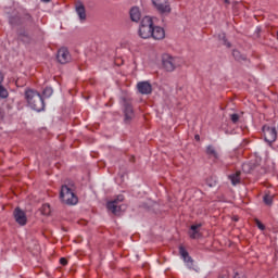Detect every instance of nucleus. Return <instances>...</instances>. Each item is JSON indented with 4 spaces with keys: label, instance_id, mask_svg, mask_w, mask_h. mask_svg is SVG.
Wrapping results in <instances>:
<instances>
[{
    "label": "nucleus",
    "instance_id": "obj_16",
    "mask_svg": "<svg viewBox=\"0 0 278 278\" xmlns=\"http://www.w3.org/2000/svg\"><path fill=\"white\" fill-rule=\"evenodd\" d=\"M179 254L180 257H182L184 262L187 264V266H192L193 260L192 256L188 253V250L184 247H179Z\"/></svg>",
    "mask_w": 278,
    "mask_h": 278
},
{
    "label": "nucleus",
    "instance_id": "obj_4",
    "mask_svg": "<svg viewBox=\"0 0 278 278\" xmlns=\"http://www.w3.org/2000/svg\"><path fill=\"white\" fill-rule=\"evenodd\" d=\"M25 21L31 22V21H34V18L31 17V15L29 13H26L23 10L14 11L13 14L9 17V23L13 27L23 25V23H25Z\"/></svg>",
    "mask_w": 278,
    "mask_h": 278
},
{
    "label": "nucleus",
    "instance_id": "obj_23",
    "mask_svg": "<svg viewBox=\"0 0 278 278\" xmlns=\"http://www.w3.org/2000/svg\"><path fill=\"white\" fill-rule=\"evenodd\" d=\"M8 97H10V92H8L3 85H0V99H8Z\"/></svg>",
    "mask_w": 278,
    "mask_h": 278
},
{
    "label": "nucleus",
    "instance_id": "obj_27",
    "mask_svg": "<svg viewBox=\"0 0 278 278\" xmlns=\"http://www.w3.org/2000/svg\"><path fill=\"white\" fill-rule=\"evenodd\" d=\"M265 205H273V197L269 194H265L263 198Z\"/></svg>",
    "mask_w": 278,
    "mask_h": 278
},
{
    "label": "nucleus",
    "instance_id": "obj_18",
    "mask_svg": "<svg viewBox=\"0 0 278 278\" xmlns=\"http://www.w3.org/2000/svg\"><path fill=\"white\" fill-rule=\"evenodd\" d=\"M129 14L134 23H138V21H140V18L142 17V13H140V9L138 7H132Z\"/></svg>",
    "mask_w": 278,
    "mask_h": 278
},
{
    "label": "nucleus",
    "instance_id": "obj_13",
    "mask_svg": "<svg viewBox=\"0 0 278 278\" xmlns=\"http://www.w3.org/2000/svg\"><path fill=\"white\" fill-rule=\"evenodd\" d=\"M124 121L125 123H131L134 121V117L136 116L134 113V106L129 102L124 103Z\"/></svg>",
    "mask_w": 278,
    "mask_h": 278
},
{
    "label": "nucleus",
    "instance_id": "obj_5",
    "mask_svg": "<svg viewBox=\"0 0 278 278\" xmlns=\"http://www.w3.org/2000/svg\"><path fill=\"white\" fill-rule=\"evenodd\" d=\"M152 31H153V20L149 16L143 17L139 26L140 38H143V39L151 38Z\"/></svg>",
    "mask_w": 278,
    "mask_h": 278
},
{
    "label": "nucleus",
    "instance_id": "obj_20",
    "mask_svg": "<svg viewBox=\"0 0 278 278\" xmlns=\"http://www.w3.org/2000/svg\"><path fill=\"white\" fill-rule=\"evenodd\" d=\"M76 13L81 21L86 20V7L81 1L76 2Z\"/></svg>",
    "mask_w": 278,
    "mask_h": 278
},
{
    "label": "nucleus",
    "instance_id": "obj_6",
    "mask_svg": "<svg viewBox=\"0 0 278 278\" xmlns=\"http://www.w3.org/2000/svg\"><path fill=\"white\" fill-rule=\"evenodd\" d=\"M163 68L167 71V73H173L177 66H179V58L172 56L170 54H164L162 56Z\"/></svg>",
    "mask_w": 278,
    "mask_h": 278
},
{
    "label": "nucleus",
    "instance_id": "obj_15",
    "mask_svg": "<svg viewBox=\"0 0 278 278\" xmlns=\"http://www.w3.org/2000/svg\"><path fill=\"white\" fill-rule=\"evenodd\" d=\"M201 227H203V224L191 225L189 229V238H191V240L201 238Z\"/></svg>",
    "mask_w": 278,
    "mask_h": 278
},
{
    "label": "nucleus",
    "instance_id": "obj_26",
    "mask_svg": "<svg viewBox=\"0 0 278 278\" xmlns=\"http://www.w3.org/2000/svg\"><path fill=\"white\" fill-rule=\"evenodd\" d=\"M242 170H243V173L251 174V173H253V166H251V164H249V163H244L242 165Z\"/></svg>",
    "mask_w": 278,
    "mask_h": 278
},
{
    "label": "nucleus",
    "instance_id": "obj_24",
    "mask_svg": "<svg viewBox=\"0 0 278 278\" xmlns=\"http://www.w3.org/2000/svg\"><path fill=\"white\" fill-rule=\"evenodd\" d=\"M41 214H43V216H49V214H51V205L43 204L41 207Z\"/></svg>",
    "mask_w": 278,
    "mask_h": 278
},
{
    "label": "nucleus",
    "instance_id": "obj_37",
    "mask_svg": "<svg viewBox=\"0 0 278 278\" xmlns=\"http://www.w3.org/2000/svg\"><path fill=\"white\" fill-rule=\"evenodd\" d=\"M226 3H229V0H225Z\"/></svg>",
    "mask_w": 278,
    "mask_h": 278
},
{
    "label": "nucleus",
    "instance_id": "obj_21",
    "mask_svg": "<svg viewBox=\"0 0 278 278\" xmlns=\"http://www.w3.org/2000/svg\"><path fill=\"white\" fill-rule=\"evenodd\" d=\"M206 155L213 157L214 161L218 160V152L216 151V148H214V146L206 147Z\"/></svg>",
    "mask_w": 278,
    "mask_h": 278
},
{
    "label": "nucleus",
    "instance_id": "obj_8",
    "mask_svg": "<svg viewBox=\"0 0 278 278\" xmlns=\"http://www.w3.org/2000/svg\"><path fill=\"white\" fill-rule=\"evenodd\" d=\"M125 201V195L119 194L116 197V199L110 201L106 203V208L109 212H112L115 216L121 215V211L123 210L121 206V203Z\"/></svg>",
    "mask_w": 278,
    "mask_h": 278
},
{
    "label": "nucleus",
    "instance_id": "obj_25",
    "mask_svg": "<svg viewBox=\"0 0 278 278\" xmlns=\"http://www.w3.org/2000/svg\"><path fill=\"white\" fill-rule=\"evenodd\" d=\"M42 94L46 99H49V97H51V94H53V88L51 87H46L42 91Z\"/></svg>",
    "mask_w": 278,
    "mask_h": 278
},
{
    "label": "nucleus",
    "instance_id": "obj_35",
    "mask_svg": "<svg viewBox=\"0 0 278 278\" xmlns=\"http://www.w3.org/2000/svg\"><path fill=\"white\" fill-rule=\"evenodd\" d=\"M43 3H49L51 0H41Z\"/></svg>",
    "mask_w": 278,
    "mask_h": 278
},
{
    "label": "nucleus",
    "instance_id": "obj_19",
    "mask_svg": "<svg viewBox=\"0 0 278 278\" xmlns=\"http://www.w3.org/2000/svg\"><path fill=\"white\" fill-rule=\"evenodd\" d=\"M17 38H18V40H21V42H24V45H30V42L33 40L29 33L26 30H21L17 34Z\"/></svg>",
    "mask_w": 278,
    "mask_h": 278
},
{
    "label": "nucleus",
    "instance_id": "obj_36",
    "mask_svg": "<svg viewBox=\"0 0 278 278\" xmlns=\"http://www.w3.org/2000/svg\"><path fill=\"white\" fill-rule=\"evenodd\" d=\"M219 278H229V276L225 275V276H219Z\"/></svg>",
    "mask_w": 278,
    "mask_h": 278
},
{
    "label": "nucleus",
    "instance_id": "obj_17",
    "mask_svg": "<svg viewBox=\"0 0 278 278\" xmlns=\"http://www.w3.org/2000/svg\"><path fill=\"white\" fill-rule=\"evenodd\" d=\"M242 172L237 170L233 174L228 175V179L231 181L232 186H238L241 184L242 178H241Z\"/></svg>",
    "mask_w": 278,
    "mask_h": 278
},
{
    "label": "nucleus",
    "instance_id": "obj_28",
    "mask_svg": "<svg viewBox=\"0 0 278 278\" xmlns=\"http://www.w3.org/2000/svg\"><path fill=\"white\" fill-rule=\"evenodd\" d=\"M230 119H231V123H233V125H236L238 123V121H240V115H238L237 113H233L230 115Z\"/></svg>",
    "mask_w": 278,
    "mask_h": 278
},
{
    "label": "nucleus",
    "instance_id": "obj_1",
    "mask_svg": "<svg viewBox=\"0 0 278 278\" xmlns=\"http://www.w3.org/2000/svg\"><path fill=\"white\" fill-rule=\"evenodd\" d=\"M24 97L26 103H28L29 108L35 110V112H42V110H45V99H42L40 92L34 89H26Z\"/></svg>",
    "mask_w": 278,
    "mask_h": 278
},
{
    "label": "nucleus",
    "instance_id": "obj_10",
    "mask_svg": "<svg viewBox=\"0 0 278 278\" xmlns=\"http://www.w3.org/2000/svg\"><path fill=\"white\" fill-rule=\"evenodd\" d=\"M56 60L59 64H68V62L71 61V52H68V49H59L56 53Z\"/></svg>",
    "mask_w": 278,
    "mask_h": 278
},
{
    "label": "nucleus",
    "instance_id": "obj_3",
    "mask_svg": "<svg viewBox=\"0 0 278 278\" xmlns=\"http://www.w3.org/2000/svg\"><path fill=\"white\" fill-rule=\"evenodd\" d=\"M74 186L75 185H63L61 187V192H60V197H61V201L63 203H65L66 205H77L79 199L76 197L75 191H74Z\"/></svg>",
    "mask_w": 278,
    "mask_h": 278
},
{
    "label": "nucleus",
    "instance_id": "obj_9",
    "mask_svg": "<svg viewBox=\"0 0 278 278\" xmlns=\"http://www.w3.org/2000/svg\"><path fill=\"white\" fill-rule=\"evenodd\" d=\"M263 136L265 142L273 144L277 140V128L268 125L263 126Z\"/></svg>",
    "mask_w": 278,
    "mask_h": 278
},
{
    "label": "nucleus",
    "instance_id": "obj_12",
    "mask_svg": "<svg viewBox=\"0 0 278 278\" xmlns=\"http://www.w3.org/2000/svg\"><path fill=\"white\" fill-rule=\"evenodd\" d=\"M137 90L140 94H151L153 92V86L149 81H139L137 84Z\"/></svg>",
    "mask_w": 278,
    "mask_h": 278
},
{
    "label": "nucleus",
    "instance_id": "obj_31",
    "mask_svg": "<svg viewBox=\"0 0 278 278\" xmlns=\"http://www.w3.org/2000/svg\"><path fill=\"white\" fill-rule=\"evenodd\" d=\"M60 264H61L62 266H66V264H68V261H67L65 257H61V258H60Z\"/></svg>",
    "mask_w": 278,
    "mask_h": 278
},
{
    "label": "nucleus",
    "instance_id": "obj_2",
    "mask_svg": "<svg viewBox=\"0 0 278 278\" xmlns=\"http://www.w3.org/2000/svg\"><path fill=\"white\" fill-rule=\"evenodd\" d=\"M24 97L26 103H28L29 108L35 110V112H42V110H45V99H42L40 92L34 89H26Z\"/></svg>",
    "mask_w": 278,
    "mask_h": 278
},
{
    "label": "nucleus",
    "instance_id": "obj_11",
    "mask_svg": "<svg viewBox=\"0 0 278 278\" xmlns=\"http://www.w3.org/2000/svg\"><path fill=\"white\" fill-rule=\"evenodd\" d=\"M13 216L17 225H21L22 227L27 225V215L23 212V210H21V207H16L13 211Z\"/></svg>",
    "mask_w": 278,
    "mask_h": 278
},
{
    "label": "nucleus",
    "instance_id": "obj_14",
    "mask_svg": "<svg viewBox=\"0 0 278 278\" xmlns=\"http://www.w3.org/2000/svg\"><path fill=\"white\" fill-rule=\"evenodd\" d=\"M151 38L154 40H164V38H166V31L160 26H153Z\"/></svg>",
    "mask_w": 278,
    "mask_h": 278
},
{
    "label": "nucleus",
    "instance_id": "obj_30",
    "mask_svg": "<svg viewBox=\"0 0 278 278\" xmlns=\"http://www.w3.org/2000/svg\"><path fill=\"white\" fill-rule=\"evenodd\" d=\"M223 40L224 45L227 46L228 49H231V42L227 41V37L224 36Z\"/></svg>",
    "mask_w": 278,
    "mask_h": 278
},
{
    "label": "nucleus",
    "instance_id": "obj_22",
    "mask_svg": "<svg viewBox=\"0 0 278 278\" xmlns=\"http://www.w3.org/2000/svg\"><path fill=\"white\" fill-rule=\"evenodd\" d=\"M232 55H233L235 60H237V62H242V61L247 60V55H243L238 50H232Z\"/></svg>",
    "mask_w": 278,
    "mask_h": 278
},
{
    "label": "nucleus",
    "instance_id": "obj_29",
    "mask_svg": "<svg viewBox=\"0 0 278 278\" xmlns=\"http://www.w3.org/2000/svg\"><path fill=\"white\" fill-rule=\"evenodd\" d=\"M256 225L258 227V229H261V231H264V229H266V226H264V224H262V222L257 220Z\"/></svg>",
    "mask_w": 278,
    "mask_h": 278
},
{
    "label": "nucleus",
    "instance_id": "obj_7",
    "mask_svg": "<svg viewBox=\"0 0 278 278\" xmlns=\"http://www.w3.org/2000/svg\"><path fill=\"white\" fill-rule=\"evenodd\" d=\"M151 1L155 10L159 12V14L168 16V14L173 12L169 0H151Z\"/></svg>",
    "mask_w": 278,
    "mask_h": 278
},
{
    "label": "nucleus",
    "instance_id": "obj_34",
    "mask_svg": "<svg viewBox=\"0 0 278 278\" xmlns=\"http://www.w3.org/2000/svg\"><path fill=\"white\" fill-rule=\"evenodd\" d=\"M194 138H195V140H198V141L201 140V137H200L199 135H195Z\"/></svg>",
    "mask_w": 278,
    "mask_h": 278
},
{
    "label": "nucleus",
    "instance_id": "obj_33",
    "mask_svg": "<svg viewBox=\"0 0 278 278\" xmlns=\"http://www.w3.org/2000/svg\"><path fill=\"white\" fill-rule=\"evenodd\" d=\"M3 79H4L3 73L0 72V85L3 84Z\"/></svg>",
    "mask_w": 278,
    "mask_h": 278
},
{
    "label": "nucleus",
    "instance_id": "obj_32",
    "mask_svg": "<svg viewBox=\"0 0 278 278\" xmlns=\"http://www.w3.org/2000/svg\"><path fill=\"white\" fill-rule=\"evenodd\" d=\"M233 278H247V276L244 274H235V277Z\"/></svg>",
    "mask_w": 278,
    "mask_h": 278
}]
</instances>
